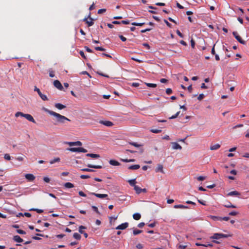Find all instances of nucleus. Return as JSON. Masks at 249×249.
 Instances as JSON below:
<instances>
[{
    "instance_id": "f257e3e1",
    "label": "nucleus",
    "mask_w": 249,
    "mask_h": 249,
    "mask_svg": "<svg viewBox=\"0 0 249 249\" xmlns=\"http://www.w3.org/2000/svg\"><path fill=\"white\" fill-rule=\"evenodd\" d=\"M53 116L55 117L56 123H55V124H65L66 121H70V120L68 118L55 112L53 114Z\"/></svg>"
},
{
    "instance_id": "f03ea898",
    "label": "nucleus",
    "mask_w": 249,
    "mask_h": 249,
    "mask_svg": "<svg viewBox=\"0 0 249 249\" xmlns=\"http://www.w3.org/2000/svg\"><path fill=\"white\" fill-rule=\"evenodd\" d=\"M87 166L89 167L88 168H83V169H81V170L82 171H84V172H94L95 171L93 169H90L89 168H95V169H101L102 168V165H92V164H88Z\"/></svg>"
},
{
    "instance_id": "7ed1b4c3",
    "label": "nucleus",
    "mask_w": 249,
    "mask_h": 249,
    "mask_svg": "<svg viewBox=\"0 0 249 249\" xmlns=\"http://www.w3.org/2000/svg\"><path fill=\"white\" fill-rule=\"evenodd\" d=\"M211 239H215L213 241V242L216 244H220V242L216 240L221 239L220 233H215L213 234V236L210 237Z\"/></svg>"
},
{
    "instance_id": "20e7f679",
    "label": "nucleus",
    "mask_w": 249,
    "mask_h": 249,
    "mask_svg": "<svg viewBox=\"0 0 249 249\" xmlns=\"http://www.w3.org/2000/svg\"><path fill=\"white\" fill-rule=\"evenodd\" d=\"M34 90L37 92V93L38 94L40 97L43 101H47L48 100L47 96L46 95L43 94L41 93V92L40 91V89L38 88H37L36 87H35Z\"/></svg>"
},
{
    "instance_id": "39448f33",
    "label": "nucleus",
    "mask_w": 249,
    "mask_h": 249,
    "mask_svg": "<svg viewBox=\"0 0 249 249\" xmlns=\"http://www.w3.org/2000/svg\"><path fill=\"white\" fill-rule=\"evenodd\" d=\"M232 34L235 37V38L238 40L242 44H245L246 41L243 40L241 36L238 35V33L236 32H233Z\"/></svg>"
},
{
    "instance_id": "423d86ee",
    "label": "nucleus",
    "mask_w": 249,
    "mask_h": 249,
    "mask_svg": "<svg viewBox=\"0 0 249 249\" xmlns=\"http://www.w3.org/2000/svg\"><path fill=\"white\" fill-rule=\"evenodd\" d=\"M53 85L59 90H63V87L59 81L56 80L53 82Z\"/></svg>"
},
{
    "instance_id": "0eeeda50",
    "label": "nucleus",
    "mask_w": 249,
    "mask_h": 249,
    "mask_svg": "<svg viewBox=\"0 0 249 249\" xmlns=\"http://www.w3.org/2000/svg\"><path fill=\"white\" fill-rule=\"evenodd\" d=\"M128 226V222H124V223H122V224L119 225V226H118L116 228V230H123L125 229L126 228H127Z\"/></svg>"
},
{
    "instance_id": "6e6552de",
    "label": "nucleus",
    "mask_w": 249,
    "mask_h": 249,
    "mask_svg": "<svg viewBox=\"0 0 249 249\" xmlns=\"http://www.w3.org/2000/svg\"><path fill=\"white\" fill-rule=\"evenodd\" d=\"M66 144H68L69 145H70V146H75V145H77V146H81L82 143L80 141H76V142H65Z\"/></svg>"
},
{
    "instance_id": "1a4fd4ad",
    "label": "nucleus",
    "mask_w": 249,
    "mask_h": 249,
    "mask_svg": "<svg viewBox=\"0 0 249 249\" xmlns=\"http://www.w3.org/2000/svg\"><path fill=\"white\" fill-rule=\"evenodd\" d=\"M99 123L107 126H111L113 124V123L109 121H100Z\"/></svg>"
},
{
    "instance_id": "9d476101",
    "label": "nucleus",
    "mask_w": 249,
    "mask_h": 249,
    "mask_svg": "<svg viewBox=\"0 0 249 249\" xmlns=\"http://www.w3.org/2000/svg\"><path fill=\"white\" fill-rule=\"evenodd\" d=\"M26 179L28 181H33L35 179V177L32 174H27L25 175Z\"/></svg>"
},
{
    "instance_id": "9b49d317",
    "label": "nucleus",
    "mask_w": 249,
    "mask_h": 249,
    "mask_svg": "<svg viewBox=\"0 0 249 249\" xmlns=\"http://www.w3.org/2000/svg\"><path fill=\"white\" fill-rule=\"evenodd\" d=\"M90 194L94 195L96 196L97 197L100 198H104L108 197V195L107 194H96L95 193H91Z\"/></svg>"
},
{
    "instance_id": "f8f14e48",
    "label": "nucleus",
    "mask_w": 249,
    "mask_h": 249,
    "mask_svg": "<svg viewBox=\"0 0 249 249\" xmlns=\"http://www.w3.org/2000/svg\"><path fill=\"white\" fill-rule=\"evenodd\" d=\"M24 118H25L27 120H28V121L32 122V123H36V121H35V119H34L33 116L30 114H25Z\"/></svg>"
},
{
    "instance_id": "ddd939ff",
    "label": "nucleus",
    "mask_w": 249,
    "mask_h": 249,
    "mask_svg": "<svg viewBox=\"0 0 249 249\" xmlns=\"http://www.w3.org/2000/svg\"><path fill=\"white\" fill-rule=\"evenodd\" d=\"M90 15L91 13H89V15H88V18H89V20H88V21H87V24L89 27L91 26L94 24L93 19L91 18Z\"/></svg>"
},
{
    "instance_id": "4468645a",
    "label": "nucleus",
    "mask_w": 249,
    "mask_h": 249,
    "mask_svg": "<svg viewBox=\"0 0 249 249\" xmlns=\"http://www.w3.org/2000/svg\"><path fill=\"white\" fill-rule=\"evenodd\" d=\"M155 172H157V173L160 172V173H164V171L163 170V166H162V165H161L160 164H158L157 167V168L155 169Z\"/></svg>"
},
{
    "instance_id": "2eb2a0df",
    "label": "nucleus",
    "mask_w": 249,
    "mask_h": 249,
    "mask_svg": "<svg viewBox=\"0 0 249 249\" xmlns=\"http://www.w3.org/2000/svg\"><path fill=\"white\" fill-rule=\"evenodd\" d=\"M172 148L173 149H179L181 150L182 149L181 146L177 142H172Z\"/></svg>"
},
{
    "instance_id": "dca6fc26",
    "label": "nucleus",
    "mask_w": 249,
    "mask_h": 249,
    "mask_svg": "<svg viewBox=\"0 0 249 249\" xmlns=\"http://www.w3.org/2000/svg\"><path fill=\"white\" fill-rule=\"evenodd\" d=\"M13 240L14 241L18 243H21L23 242V240L22 238H21L19 235L14 236Z\"/></svg>"
},
{
    "instance_id": "f3484780",
    "label": "nucleus",
    "mask_w": 249,
    "mask_h": 249,
    "mask_svg": "<svg viewBox=\"0 0 249 249\" xmlns=\"http://www.w3.org/2000/svg\"><path fill=\"white\" fill-rule=\"evenodd\" d=\"M109 163L110 165L113 166H119L120 165V163L118 161L114 160H110L109 161Z\"/></svg>"
},
{
    "instance_id": "a211bd4d",
    "label": "nucleus",
    "mask_w": 249,
    "mask_h": 249,
    "mask_svg": "<svg viewBox=\"0 0 249 249\" xmlns=\"http://www.w3.org/2000/svg\"><path fill=\"white\" fill-rule=\"evenodd\" d=\"M174 208H175V209H178V208H180V209H189V207L187 206H186V205H181V204H179V205H175L174 206Z\"/></svg>"
},
{
    "instance_id": "6ab92c4d",
    "label": "nucleus",
    "mask_w": 249,
    "mask_h": 249,
    "mask_svg": "<svg viewBox=\"0 0 249 249\" xmlns=\"http://www.w3.org/2000/svg\"><path fill=\"white\" fill-rule=\"evenodd\" d=\"M55 107L59 109H63L66 107L60 103H56L54 105Z\"/></svg>"
},
{
    "instance_id": "aec40b11",
    "label": "nucleus",
    "mask_w": 249,
    "mask_h": 249,
    "mask_svg": "<svg viewBox=\"0 0 249 249\" xmlns=\"http://www.w3.org/2000/svg\"><path fill=\"white\" fill-rule=\"evenodd\" d=\"M68 150L73 152H79L80 147H71L68 148Z\"/></svg>"
},
{
    "instance_id": "412c9836",
    "label": "nucleus",
    "mask_w": 249,
    "mask_h": 249,
    "mask_svg": "<svg viewBox=\"0 0 249 249\" xmlns=\"http://www.w3.org/2000/svg\"><path fill=\"white\" fill-rule=\"evenodd\" d=\"M86 156L91 157L92 158H98L100 157V155L96 154L89 153L86 154Z\"/></svg>"
},
{
    "instance_id": "4be33fe9",
    "label": "nucleus",
    "mask_w": 249,
    "mask_h": 249,
    "mask_svg": "<svg viewBox=\"0 0 249 249\" xmlns=\"http://www.w3.org/2000/svg\"><path fill=\"white\" fill-rule=\"evenodd\" d=\"M240 195V194L238 192H237L236 191H233L229 192L227 195L228 196H239Z\"/></svg>"
},
{
    "instance_id": "5701e85b",
    "label": "nucleus",
    "mask_w": 249,
    "mask_h": 249,
    "mask_svg": "<svg viewBox=\"0 0 249 249\" xmlns=\"http://www.w3.org/2000/svg\"><path fill=\"white\" fill-rule=\"evenodd\" d=\"M140 168V166L139 164L132 165L128 167V169L130 170H137Z\"/></svg>"
},
{
    "instance_id": "b1692460",
    "label": "nucleus",
    "mask_w": 249,
    "mask_h": 249,
    "mask_svg": "<svg viewBox=\"0 0 249 249\" xmlns=\"http://www.w3.org/2000/svg\"><path fill=\"white\" fill-rule=\"evenodd\" d=\"M220 147V145L219 144H215L213 145H211L210 147V149L212 150H215L218 149Z\"/></svg>"
},
{
    "instance_id": "393cba45",
    "label": "nucleus",
    "mask_w": 249,
    "mask_h": 249,
    "mask_svg": "<svg viewBox=\"0 0 249 249\" xmlns=\"http://www.w3.org/2000/svg\"><path fill=\"white\" fill-rule=\"evenodd\" d=\"M141 217V215L139 213H135L133 215V218L136 220H139Z\"/></svg>"
},
{
    "instance_id": "a878e982",
    "label": "nucleus",
    "mask_w": 249,
    "mask_h": 249,
    "mask_svg": "<svg viewBox=\"0 0 249 249\" xmlns=\"http://www.w3.org/2000/svg\"><path fill=\"white\" fill-rule=\"evenodd\" d=\"M134 189L136 191V193L137 194H140L142 193V188H141L139 186L136 185L135 186V187L134 188Z\"/></svg>"
},
{
    "instance_id": "bb28decb",
    "label": "nucleus",
    "mask_w": 249,
    "mask_h": 249,
    "mask_svg": "<svg viewBox=\"0 0 249 249\" xmlns=\"http://www.w3.org/2000/svg\"><path fill=\"white\" fill-rule=\"evenodd\" d=\"M64 186L67 188H71L74 187L73 184L71 182H66L64 184Z\"/></svg>"
},
{
    "instance_id": "cd10ccee",
    "label": "nucleus",
    "mask_w": 249,
    "mask_h": 249,
    "mask_svg": "<svg viewBox=\"0 0 249 249\" xmlns=\"http://www.w3.org/2000/svg\"><path fill=\"white\" fill-rule=\"evenodd\" d=\"M224 207H226V208H236V206L235 205H233L232 204H231V203L230 202H228L227 203V204H224Z\"/></svg>"
},
{
    "instance_id": "c85d7f7f",
    "label": "nucleus",
    "mask_w": 249,
    "mask_h": 249,
    "mask_svg": "<svg viewBox=\"0 0 249 249\" xmlns=\"http://www.w3.org/2000/svg\"><path fill=\"white\" fill-rule=\"evenodd\" d=\"M128 182H129V184L131 186H133L134 188L135 187V186H136L135 185V184H136V179H133L129 180H128Z\"/></svg>"
},
{
    "instance_id": "c756f323",
    "label": "nucleus",
    "mask_w": 249,
    "mask_h": 249,
    "mask_svg": "<svg viewBox=\"0 0 249 249\" xmlns=\"http://www.w3.org/2000/svg\"><path fill=\"white\" fill-rule=\"evenodd\" d=\"M42 109L43 110H44L46 112L48 113L49 114H50L51 115H52V116H53V114L54 112V111L50 110H49V109H47V108H45L44 107H43L42 108Z\"/></svg>"
},
{
    "instance_id": "7c9ffc66",
    "label": "nucleus",
    "mask_w": 249,
    "mask_h": 249,
    "mask_svg": "<svg viewBox=\"0 0 249 249\" xmlns=\"http://www.w3.org/2000/svg\"><path fill=\"white\" fill-rule=\"evenodd\" d=\"M60 161V159L59 158H55L53 160H51L50 161V164H53L55 162H59Z\"/></svg>"
},
{
    "instance_id": "2f4dec72",
    "label": "nucleus",
    "mask_w": 249,
    "mask_h": 249,
    "mask_svg": "<svg viewBox=\"0 0 249 249\" xmlns=\"http://www.w3.org/2000/svg\"><path fill=\"white\" fill-rule=\"evenodd\" d=\"M73 238L77 240H80L81 238V235L77 232H75L73 233Z\"/></svg>"
},
{
    "instance_id": "473e14b6",
    "label": "nucleus",
    "mask_w": 249,
    "mask_h": 249,
    "mask_svg": "<svg viewBox=\"0 0 249 249\" xmlns=\"http://www.w3.org/2000/svg\"><path fill=\"white\" fill-rule=\"evenodd\" d=\"M25 115V114L21 112H17L16 114H15V116L16 117H18L19 116H21V117H24Z\"/></svg>"
},
{
    "instance_id": "72a5a7b5",
    "label": "nucleus",
    "mask_w": 249,
    "mask_h": 249,
    "mask_svg": "<svg viewBox=\"0 0 249 249\" xmlns=\"http://www.w3.org/2000/svg\"><path fill=\"white\" fill-rule=\"evenodd\" d=\"M142 232V231L139 230L134 229L133 231V233L134 235H136L140 234Z\"/></svg>"
},
{
    "instance_id": "f704fd0d",
    "label": "nucleus",
    "mask_w": 249,
    "mask_h": 249,
    "mask_svg": "<svg viewBox=\"0 0 249 249\" xmlns=\"http://www.w3.org/2000/svg\"><path fill=\"white\" fill-rule=\"evenodd\" d=\"M150 131L154 133H159L161 132V130L158 129H151Z\"/></svg>"
},
{
    "instance_id": "c9c22d12",
    "label": "nucleus",
    "mask_w": 249,
    "mask_h": 249,
    "mask_svg": "<svg viewBox=\"0 0 249 249\" xmlns=\"http://www.w3.org/2000/svg\"><path fill=\"white\" fill-rule=\"evenodd\" d=\"M211 218L214 221H221V217L216 216H211Z\"/></svg>"
},
{
    "instance_id": "e433bc0d",
    "label": "nucleus",
    "mask_w": 249,
    "mask_h": 249,
    "mask_svg": "<svg viewBox=\"0 0 249 249\" xmlns=\"http://www.w3.org/2000/svg\"><path fill=\"white\" fill-rule=\"evenodd\" d=\"M30 211H36L37 213H42L43 212V210L38 209H35V208H32V209H30Z\"/></svg>"
},
{
    "instance_id": "4c0bfd02",
    "label": "nucleus",
    "mask_w": 249,
    "mask_h": 249,
    "mask_svg": "<svg viewBox=\"0 0 249 249\" xmlns=\"http://www.w3.org/2000/svg\"><path fill=\"white\" fill-rule=\"evenodd\" d=\"M86 228L84 226H79V232L82 234L83 233H84V231H83V229H86Z\"/></svg>"
},
{
    "instance_id": "58836bf2",
    "label": "nucleus",
    "mask_w": 249,
    "mask_h": 249,
    "mask_svg": "<svg viewBox=\"0 0 249 249\" xmlns=\"http://www.w3.org/2000/svg\"><path fill=\"white\" fill-rule=\"evenodd\" d=\"M129 143L132 145L136 147H139L141 146V144H138L137 142H129Z\"/></svg>"
},
{
    "instance_id": "ea45409f",
    "label": "nucleus",
    "mask_w": 249,
    "mask_h": 249,
    "mask_svg": "<svg viewBox=\"0 0 249 249\" xmlns=\"http://www.w3.org/2000/svg\"><path fill=\"white\" fill-rule=\"evenodd\" d=\"M180 113V111L177 112L175 115L172 116L171 117H169V119H173L176 118Z\"/></svg>"
},
{
    "instance_id": "a19ab883",
    "label": "nucleus",
    "mask_w": 249,
    "mask_h": 249,
    "mask_svg": "<svg viewBox=\"0 0 249 249\" xmlns=\"http://www.w3.org/2000/svg\"><path fill=\"white\" fill-rule=\"evenodd\" d=\"M144 24V22H142V23H137V22H134L132 23V25H135V26H142Z\"/></svg>"
},
{
    "instance_id": "79ce46f5",
    "label": "nucleus",
    "mask_w": 249,
    "mask_h": 249,
    "mask_svg": "<svg viewBox=\"0 0 249 249\" xmlns=\"http://www.w3.org/2000/svg\"><path fill=\"white\" fill-rule=\"evenodd\" d=\"M146 85L149 87L151 88H155L157 87V85L156 84L152 83H146Z\"/></svg>"
},
{
    "instance_id": "37998d69",
    "label": "nucleus",
    "mask_w": 249,
    "mask_h": 249,
    "mask_svg": "<svg viewBox=\"0 0 249 249\" xmlns=\"http://www.w3.org/2000/svg\"><path fill=\"white\" fill-rule=\"evenodd\" d=\"M206 178V177L205 176H199L197 178V179L198 181H203Z\"/></svg>"
},
{
    "instance_id": "c03bdc74",
    "label": "nucleus",
    "mask_w": 249,
    "mask_h": 249,
    "mask_svg": "<svg viewBox=\"0 0 249 249\" xmlns=\"http://www.w3.org/2000/svg\"><path fill=\"white\" fill-rule=\"evenodd\" d=\"M92 208L94 212H95L97 213H98V214H100V212H99L98 209V208H97V207L94 206H92Z\"/></svg>"
},
{
    "instance_id": "a18cd8bd",
    "label": "nucleus",
    "mask_w": 249,
    "mask_h": 249,
    "mask_svg": "<svg viewBox=\"0 0 249 249\" xmlns=\"http://www.w3.org/2000/svg\"><path fill=\"white\" fill-rule=\"evenodd\" d=\"M95 49L96 51H105V49L101 47H95Z\"/></svg>"
},
{
    "instance_id": "49530a36",
    "label": "nucleus",
    "mask_w": 249,
    "mask_h": 249,
    "mask_svg": "<svg viewBox=\"0 0 249 249\" xmlns=\"http://www.w3.org/2000/svg\"><path fill=\"white\" fill-rule=\"evenodd\" d=\"M221 238H227L228 237L231 236L230 234H225L223 233H220Z\"/></svg>"
},
{
    "instance_id": "de8ad7c7",
    "label": "nucleus",
    "mask_w": 249,
    "mask_h": 249,
    "mask_svg": "<svg viewBox=\"0 0 249 249\" xmlns=\"http://www.w3.org/2000/svg\"><path fill=\"white\" fill-rule=\"evenodd\" d=\"M17 232L21 234H26V232L24 231H23L22 230H17Z\"/></svg>"
},
{
    "instance_id": "09e8293b",
    "label": "nucleus",
    "mask_w": 249,
    "mask_h": 249,
    "mask_svg": "<svg viewBox=\"0 0 249 249\" xmlns=\"http://www.w3.org/2000/svg\"><path fill=\"white\" fill-rule=\"evenodd\" d=\"M4 158L5 160H11V157L8 154H5Z\"/></svg>"
},
{
    "instance_id": "8fccbe9b",
    "label": "nucleus",
    "mask_w": 249,
    "mask_h": 249,
    "mask_svg": "<svg viewBox=\"0 0 249 249\" xmlns=\"http://www.w3.org/2000/svg\"><path fill=\"white\" fill-rule=\"evenodd\" d=\"M204 97H205V95L203 93L200 94L199 95L198 97H197V99L198 100L200 101L202 99H203Z\"/></svg>"
},
{
    "instance_id": "3c124183",
    "label": "nucleus",
    "mask_w": 249,
    "mask_h": 249,
    "mask_svg": "<svg viewBox=\"0 0 249 249\" xmlns=\"http://www.w3.org/2000/svg\"><path fill=\"white\" fill-rule=\"evenodd\" d=\"M79 53L80 54V55L83 58H84L85 59H86L87 58L84 54V53L83 51H80V52H79Z\"/></svg>"
},
{
    "instance_id": "603ef678",
    "label": "nucleus",
    "mask_w": 249,
    "mask_h": 249,
    "mask_svg": "<svg viewBox=\"0 0 249 249\" xmlns=\"http://www.w3.org/2000/svg\"><path fill=\"white\" fill-rule=\"evenodd\" d=\"M89 178L90 176L89 175H82L80 176V178L82 179Z\"/></svg>"
},
{
    "instance_id": "864d4df0",
    "label": "nucleus",
    "mask_w": 249,
    "mask_h": 249,
    "mask_svg": "<svg viewBox=\"0 0 249 249\" xmlns=\"http://www.w3.org/2000/svg\"><path fill=\"white\" fill-rule=\"evenodd\" d=\"M186 247V245H179L178 246V249H185Z\"/></svg>"
},
{
    "instance_id": "5fc2aeb1",
    "label": "nucleus",
    "mask_w": 249,
    "mask_h": 249,
    "mask_svg": "<svg viewBox=\"0 0 249 249\" xmlns=\"http://www.w3.org/2000/svg\"><path fill=\"white\" fill-rule=\"evenodd\" d=\"M106 11V9H101L98 11V14H102V13L105 12Z\"/></svg>"
},
{
    "instance_id": "6e6d98bb",
    "label": "nucleus",
    "mask_w": 249,
    "mask_h": 249,
    "mask_svg": "<svg viewBox=\"0 0 249 249\" xmlns=\"http://www.w3.org/2000/svg\"><path fill=\"white\" fill-rule=\"evenodd\" d=\"M151 30H152L151 28H146L145 29L142 30L141 32L142 33H146V32L150 31Z\"/></svg>"
},
{
    "instance_id": "4d7b16f0",
    "label": "nucleus",
    "mask_w": 249,
    "mask_h": 249,
    "mask_svg": "<svg viewBox=\"0 0 249 249\" xmlns=\"http://www.w3.org/2000/svg\"><path fill=\"white\" fill-rule=\"evenodd\" d=\"M172 90L170 88H168L166 89V93L167 94H170L171 93H172Z\"/></svg>"
},
{
    "instance_id": "13d9d810",
    "label": "nucleus",
    "mask_w": 249,
    "mask_h": 249,
    "mask_svg": "<svg viewBox=\"0 0 249 249\" xmlns=\"http://www.w3.org/2000/svg\"><path fill=\"white\" fill-rule=\"evenodd\" d=\"M176 33H177V35L178 36H179L180 37H181V38L183 37V35H182V34L181 33V32L178 30H177Z\"/></svg>"
},
{
    "instance_id": "bf43d9fd",
    "label": "nucleus",
    "mask_w": 249,
    "mask_h": 249,
    "mask_svg": "<svg viewBox=\"0 0 249 249\" xmlns=\"http://www.w3.org/2000/svg\"><path fill=\"white\" fill-rule=\"evenodd\" d=\"M87 151V149L83 147H80L79 152L86 153Z\"/></svg>"
},
{
    "instance_id": "052dcab7",
    "label": "nucleus",
    "mask_w": 249,
    "mask_h": 249,
    "mask_svg": "<svg viewBox=\"0 0 249 249\" xmlns=\"http://www.w3.org/2000/svg\"><path fill=\"white\" fill-rule=\"evenodd\" d=\"M230 219V217L228 216L221 217V221L225 220L228 221Z\"/></svg>"
},
{
    "instance_id": "680f3d73",
    "label": "nucleus",
    "mask_w": 249,
    "mask_h": 249,
    "mask_svg": "<svg viewBox=\"0 0 249 249\" xmlns=\"http://www.w3.org/2000/svg\"><path fill=\"white\" fill-rule=\"evenodd\" d=\"M119 37L122 41H125L126 40V38L122 35H119Z\"/></svg>"
},
{
    "instance_id": "e2e57ef3",
    "label": "nucleus",
    "mask_w": 249,
    "mask_h": 249,
    "mask_svg": "<svg viewBox=\"0 0 249 249\" xmlns=\"http://www.w3.org/2000/svg\"><path fill=\"white\" fill-rule=\"evenodd\" d=\"M155 5L157 6H163L165 5V4L163 2H157Z\"/></svg>"
},
{
    "instance_id": "0e129e2a",
    "label": "nucleus",
    "mask_w": 249,
    "mask_h": 249,
    "mask_svg": "<svg viewBox=\"0 0 249 249\" xmlns=\"http://www.w3.org/2000/svg\"><path fill=\"white\" fill-rule=\"evenodd\" d=\"M49 71V76L51 77H53L54 76V74L53 71H51L50 70Z\"/></svg>"
},
{
    "instance_id": "69168bd1",
    "label": "nucleus",
    "mask_w": 249,
    "mask_h": 249,
    "mask_svg": "<svg viewBox=\"0 0 249 249\" xmlns=\"http://www.w3.org/2000/svg\"><path fill=\"white\" fill-rule=\"evenodd\" d=\"M84 48H85V50H86V51H87L88 52L93 53L92 50L91 49H90V48H89L88 47L85 46Z\"/></svg>"
},
{
    "instance_id": "338daca9",
    "label": "nucleus",
    "mask_w": 249,
    "mask_h": 249,
    "mask_svg": "<svg viewBox=\"0 0 249 249\" xmlns=\"http://www.w3.org/2000/svg\"><path fill=\"white\" fill-rule=\"evenodd\" d=\"M238 214V213L235 211H233L229 213V215H236Z\"/></svg>"
},
{
    "instance_id": "774afa93",
    "label": "nucleus",
    "mask_w": 249,
    "mask_h": 249,
    "mask_svg": "<svg viewBox=\"0 0 249 249\" xmlns=\"http://www.w3.org/2000/svg\"><path fill=\"white\" fill-rule=\"evenodd\" d=\"M136 248L138 249H142L143 248V246H142V244L139 243V244L137 245Z\"/></svg>"
}]
</instances>
